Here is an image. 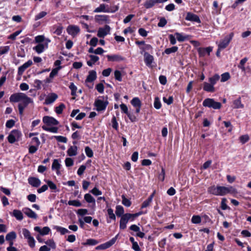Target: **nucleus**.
<instances>
[{
    "mask_svg": "<svg viewBox=\"0 0 251 251\" xmlns=\"http://www.w3.org/2000/svg\"><path fill=\"white\" fill-rule=\"evenodd\" d=\"M208 192L216 196H224L228 193H234L236 190L232 186H212L208 188Z\"/></svg>",
    "mask_w": 251,
    "mask_h": 251,
    "instance_id": "obj_1",
    "label": "nucleus"
},
{
    "mask_svg": "<svg viewBox=\"0 0 251 251\" xmlns=\"http://www.w3.org/2000/svg\"><path fill=\"white\" fill-rule=\"evenodd\" d=\"M10 102H17L20 101V103L26 106L32 102L31 99L23 93H15L11 95L9 98Z\"/></svg>",
    "mask_w": 251,
    "mask_h": 251,
    "instance_id": "obj_2",
    "label": "nucleus"
},
{
    "mask_svg": "<svg viewBox=\"0 0 251 251\" xmlns=\"http://www.w3.org/2000/svg\"><path fill=\"white\" fill-rule=\"evenodd\" d=\"M118 10L117 6H114L109 8L107 5L102 3L99 7L96 8L94 10L95 13H114Z\"/></svg>",
    "mask_w": 251,
    "mask_h": 251,
    "instance_id": "obj_3",
    "label": "nucleus"
},
{
    "mask_svg": "<svg viewBox=\"0 0 251 251\" xmlns=\"http://www.w3.org/2000/svg\"><path fill=\"white\" fill-rule=\"evenodd\" d=\"M22 234L24 238L27 240L29 246L33 248L35 246V240L33 237L31 236L30 232L26 228H23L22 230Z\"/></svg>",
    "mask_w": 251,
    "mask_h": 251,
    "instance_id": "obj_4",
    "label": "nucleus"
},
{
    "mask_svg": "<svg viewBox=\"0 0 251 251\" xmlns=\"http://www.w3.org/2000/svg\"><path fill=\"white\" fill-rule=\"evenodd\" d=\"M202 105L204 107L212 108L214 109H219L222 106L220 102L215 101L214 99L210 98L205 99L202 102Z\"/></svg>",
    "mask_w": 251,
    "mask_h": 251,
    "instance_id": "obj_5",
    "label": "nucleus"
},
{
    "mask_svg": "<svg viewBox=\"0 0 251 251\" xmlns=\"http://www.w3.org/2000/svg\"><path fill=\"white\" fill-rule=\"evenodd\" d=\"M233 36V32H231L228 35L226 36L223 39L221 40L218 43L217 42L219 49L223 50L226 48L232 39Z\"/></svg>",
    "mask_w": 251,
    "mask_h": 251,
    "instance_id": "obj_6",
    "label": "nucleus"
},
{
    "mask_svg": "<svg viewBox=\"0 0 251 251\" xmlns=\"http://www.w3.org/2000/svg\"><path fill=\"white\" fill-rule=\"evenodd\" d=\"M121 217L120 221V228L121 229H124L126 228V224L128 223V221H131L132 216L130 213H126L124 214Z\"/></svg>",
    "mask_w": 251,
    "mask_h": 251,
    "instance_id": "obj_7",
    "label": "nucleus"
},
{
    "mask_svg": "<svg viewBox=\"0 0 251 251\" xmlns=\"http://www.w3.org/2000/svg\"><path fill=\"white\" fill-rule=\"evenodd\" d=\"M21 135V133L18 130H13L7 137L8 141L10 143L13 144L19 140Z\"/></svg>",
    "mask_w": 251,
    "mask_h": 251,
    "instance_id": "obj_8",
    "label": "nucleus"
},
{
    "mask_svg": "<svg viewBox=\"0 0 251 251\" xmlns=\"http://www.w3.org/2000/svg\"><path fill=\"white\" fill-rule=\"evenodd\" d=\"M50 42V40L47 38L46 39L45 43L38 44L37 46L33 48V50H35L37 53H41L44 51L45 49L48 48V44Z\"/></svg>",
    "mask_w": 251,
    "mask_h": 251,
    "instance_id": "obj_9",
    "label": "nucleus"
},
{
    "mask_svg": "<svg viewBox=\"0 0 251 251\" xmlns=\"http://www.w3.org/2000/svg\"><path fill=\"white\" fill-rule=\"evenodd\" d=\"M117 237L118 235H117L115 237L113 238L109 241L97 246L96 248V249L103 250L109 248L116 242L117 239Z\"/></svg>",
    "mask_w": 251,
    "mask_h": 251,
    "instance_id": "obj_10",
    "label": "nucleus"
},
{
    "mask_svg": "<svg viewBox=\"0 0 251 251\" xmlns=\"http://www.w3.org/2000/svg\"><path fill=\"white\" fill-rule=\"evenodd\" d=\"M108 104L107 101H104V100L100 99L96 100L95 101V106L96 107V109L97 111H102L104 110Z\"/></svg>",
    "mask_w": 251,
    "mask_h": 251,
    "instance_id": "obj_11",
    "label": "nucleus"
},
{
    "mask_svg": "<svg viewBox=\"0 0 251 251\" xmlns=\"http://www.w3.org/2000/svg\"><path fill=\"white\" fill-rule=\"evenodd\" d=\"M110 27L108 25H105L104 27L99 28L98 31L97 36L100 38H103L109 33Z\"/></svg>",
    "mask_w": 251,
    "mask_h": 251,
    "instance_id": "obj_12",
    "label": "nucleus"
},
{
    "mask_svg": "<svg viewBox=\"0 0 251 251\" xmlns=\"http://www.w3.org/2000/svg\"><path fill=\"white\" fill-rule=\"evenodd\" d=\"M95 21L99 24L109 23V16L106 15H97L95 16Z\"/></svg>",
    "mask_w": 251,
    "mask_h": 251,
    "instance_id": "obj_13",
    "label": "nucleus"
},
{
    "mask_svg": "<svg viewBox=\"0 0 251 251\" xmlns=\"http://www.w3.org/2000/svg\"><path fill=\"white\" fill-rule=\"evenodd\" d=\"M68 33L73 37L75 36L80 31V29L78 26L71 25L67 28Z\"/></svg>",
    "mask_w": 251,
    "mask_h": 251,
    "instance_id": "obj_14",
    "label": "nucleus"
},
{
    "mask_svg": "<svg viewBox=\"0 0 251 251\" xmlns=\"http://www.w3.org/2000/svg\"><path fill=\"white\" fill-rule=\"evenodd\" d=\"M43 122L48 126H56L59 123L55 118L48 116L43 117Z\"/></svg>",
    "mask_w": 251,
    "mask_h": 251,
    "instance_id": "obj_15",
    "label": "nucleus"
},
{
    "mask_svg": "<svg viewBox=\"0 0 251 251\" xmlns=\"http://www.w3.org/2000/svg\"><path fill=\"white\" fill-rule=\"evenodd\" d=\"M32 64V61L31 60H29L26 62L23 65L20 66L18 68V74L19 75H23L25 70L31 66Z\"/></svg>",
    "mask_w": 251,
    "mask_h": 251,
    "instance_id": "obj_16",
    "label": "nucleus"
},
{
    "mask_svg": "<svg viewBox=\"0 0 251 251\" xmlns=\"http://www.w3.org/2000/svg\"><path fill=\"white\" fill-rule=\"evenodd\" d=\"M58 98V96L54 93L49 94L46 97L44 103L47 105L52 103Z\"/></svg>",
    "mask_w": 251,
    "mask_h": 251,
    "instance_id": "obj_17",
    "label": "nucleus"
},
{
    "mask_svg": "<svg viewBox=\"0 0 251 251\" xmlns=\"http://www.w3.org/2000/svg\"><path fill=\"white\" fill-rule=\"evenodd\" d=\"M213 48L211 47L207 48H199L198 49V51L200 57H203L205 55L206 53L209 55L210 52L212 51Z\"/></svg>",
    "mask_w": 251,
    "mask_h": 251,
    "instance_id": "obj_18",
    "label": "nucleus"
},
{
    "mask_svg": "<svg viewBox=\"0 0 251 251\" xmlns=\"http://www.w3.org/2000/svg\"><path fill=\"white\" fill-rule=\"evenodd\" d=\"M185 19L187 21L195 22L198 23H201V20L198 15L190 12L187 13Z\"/></svg>",
    "mask_w": 251,
    "mask_h": 251,
    "instance_id": "obj_19",
    "label": "nucleus"
},
{
    "mask_svg": "<svg viewBox=\"0 0 251 251\" xmlns=\"http://www.w3.org/2000/svg\"><path fill=\"white\" fill-rule=\"evenodd\" d=\"M23 211L28 217L34 219L37 218V215L35 212L28 207H25L23 209Z\"/></svg>",
    "mask_w": 251,
    "mask_h": 251,
    "instance_id": "obj_20",
    "label": "nucleus"
},
{
    "mask_svg": "<svg viewBox=\"0 0 251 251\" xmlns=\"http://www.w3.org/2000/svg\"><path fill=\"white\" fill-rule=\"evenodd\" d=\"M106 57L109 61L120 62L125 60L124 57L119 54L107 55Z\"/></svg>",
    "mask_w": 251,
    "mask_h": 251,
    "instance_id": "obj_21",
    "label": "nucleus"
},
{
    "mask_svg": "<svg viewBox=\"0 0 251 251\" xmlns=\"http://www.w3.org/2000/svg\"><path fill=\"white\" fill-rule=\"evenodd\" d=\"M28 183L33 187H38L41 184L40 180L35 177H29L28 178Z\"/></svg>",
    "mask_w": 251,
    "mask_h": 251,
    "instance_id": "obj_22",
    "label": "nucleus"
},
{
    "mask_svg": "<svg viewBox=\"0 0 251 251\" xmlns=\"http://www.w3.org/2000/svg\"><path fill=\"white\" fill-rule=\"evenodd\" d=\"M34 230L35 231L38 232L41 235H47L50 231V228L48 226H45L41 229L39 226H35Z\"/></svg>",
    "mask_w": 251,
    "mask_h": 251,
    "instance_id": "obj_23",
    "label": "nucleus"
},
{
    "mask_svg": "<svg viewBox=\"0 0 251 251\" xmlns=\"http://www.w3.org/2000/svg\"><path fill=\"white\" fill-rule=\"evenodd\" d=\"M144 60L146 65L147 66L151 67L153 61V57L148 53L145 52L144 53Z\"/></svg>",
    "mask_w": 251,
    "mask_h": 251,
    "instance_id": "obj_24",
    "label": "nucleus"
},
{
    "mask_svg": "<svg viewBox=\"0 0 251 251\" xmlns=\"http://www.w3.org/2000/svg\"><path fill=\"white\" fill-rule=\"evenodd\" d=\"M97 78V73L94 70L89 72V74L85 80V83L92 82Z\"/></svg>",
    "mask_w": 251,
    "mask_h": 251,
    "instance_id": "obj_25",
    "label": "nucleus"
},
{
    "mask_svg": "<svg viewBox=\"0 0 251 251\" xmlns=\"http://www.w3.org/2000/svg\"><path fill=\"white\" fill-rule=\"evenodd\" d=\"M63 29V27L61 25H54L51 28V31L57 35H60Z\"/></svg>",
    "mask_w": 251,
    "mask_h": 251,
    "instance_id": "obj_26",
    "label": "nucleus"
},
{
    "mask_svg": "<svg viewBox=\"0 0 251 251\" xmlns=\"http://www.w3.org/2000/svg\"><path fill=\"white\" fill-rule=\"evenodd\" d=\"M60 167L61 165L59 163L58 160L54 159L52 164L51 168L52 170L56 171V174L57 175H60V172L59 171Z\"/></svg>",
    "mask_w": 251,
    "mask_h": 251,
    "instance_id": "obj_27",
    "label": "nucleus"
},
{
    "mask_svg": "<svg viewBox=\"0 0 251 251\" xmlns=\"http://www.w3.org/2000/svg\"><path fill=\"white\" fill-rule=\"evenodd\" d=\"M203 89L204 91L208 92H214L215 90L213 85L206 82L203 83Z\"/></svg>",
    "mask_w": 251,
    "mask_h": 251,
    "instance_id": "obj_28",
    "label": "nucleus"
},
{
    "mask_svg": "<svg viewBox=\"0 0 251 251\" xmlns=\"http://www.w3.org/2000/svg\"><path fill=\"white\" fill-rule=\"evenodd\" d=\"M12 216L19 221L22 220L24 218L22 212L20 210L17 209H14L13 211Z\"/></svg>",
    "mask_w": 251,
    "mask_h": 251,
    "instance_id": "obj_29",
    "label": "nucleus"
},
{
    "mask_svg": "<svg viewBox=\"0 0 251 251\" xmlns=\"http://www.w3.org/2000/svg\"><path fill=\"white\" fill-rule=\"evenodd\" d=\"M77 148L75 146H71L67 151V154L70 156H75L77 154Z\"/></svg>",
    "mask_w": 251,
    "mask_h": 251,
    "instance_id": "obj_30",
    "label": "nucleus"
},
{
    "mask_svg": "<svg viewBox=\"0 0 251 251\" xmlns=\"http://www.w3.org/2000/svg\"><path fill=\"white\" fill-rule=\"evenodd\" d=\"M233 108L235 109L243 108L244 105L241 103V98L234 100L233 102Z\"/></svg>",
    "mask_w": 251,
    "mask_h": 251,
    "instance_id": "obj_31",
    "label": "nucleus"
},
{
    "mask_svg": "<svg viewBox=\"0 0 251 251\" xmlns=\"http://www.w3.org/2000/svg\"><path fill=\"white\" fill-rule=\"evenodd\" d=\"M17 237L16 233L15 231H11L7 233L5 236L6 241L15 240Z\"/></svg>",
    "mask_w": 251,
    "mask_h": 251,
    "instance_id": "obj_32",
    "label": "nucleus"
},
{
    "mask_svg": "<svg viewBox=\"0 0 251 251\" xmlns=\"http://www.w3.org/2000/svg\"><path fill=\"white\" fill-rule=\"evenodd\" d=\"M99 242L94 239H88L86 240V242L82 243V245L84 246H95L97 245Z\"/></svg>",
    "mask_w": 251,
    "mask_h": 251,
    "instance_id": "obj_33",
    "label": "nucleus"
},
{
    "mask_svg": "<svg viewBox=\"0 0 251 251\" xmlns=\"http://www.w3.org/2000/svg\"><path fill=\"white\" fill-rule=\"evenodd\" d=\"M219 79L220 75L218 74H215L212 76L209 77L208 80L210 83L214 86Z\"/></svg>",
    "mask_w": 251,
    "mask_h": 251,
    "instance_id": "obj_34",
    "label": "nucleus"
},
{
    "mask_svg": "<svg viewBox=\"0 0 251 251\" xmlns=\"http://www.w3.org/2000/svg\"><path fill=\"white\" fill-rule=\"evenodd\" d=\"M115 213L118 217H120L123 216L124 213V209L123 207L120 205H117L116 206Z\"/></svg>",
    "mask_w": 251,
    "mask_h": 251,
    "instance_id": "obj_35",
    "label": "nucleus"
},
{
    "mask_svg": "<svg viewBox=\"0 0 251 251\" xmlns=\"http://www.w3.org/2000/svg\"><path fill=\"white\" fill-rule=\"evenodd\" d=\"M131 104L135 107H141L142 103L140 99L137 97L134 98L131 100Z\"/></svg>",
    "mask_w": 251,
    "mask_h": 251,
    "instance_id": "obj_36",
    "label": "nucleus"
},
{
    "mask_svg": "<svg viewBox=\"0 0 251 251\" xmlns=\"http://www.w3.org/2000/svg\"><path fill=\"white\" fill-rule=\"evenodd\" d=\"M69 88L71 90V95L74 96L73 98V100L75 99L76 96V93L77 90V87L74 84L73 82H71L69 86Z\"/></svg>",
    "mask_w": 251,
    "mask_h": 251,
    "instance_id": "obj_37",
    "label": "nucleus"
},
{
    "mask_svg": "<svg viewBox=\"0 0 251 251\" xmlns=\"http://www.w3.org/2000/svg\"><path fill=\"white\" fill-rule=\"evenodd\" d=\"M156 3L155 0H147L144 5L147 9H149L152 7Z\"/></svg>",
    "mask_w": 251,
    "mask_h": 251,
    "instance_id": "obj_38",
    "label": "nucleus"
},
{
    "mask_svg": "<svg viewBox=\"0 0 251 251\" xmlns=\"http://www.w3.org/2000/svg\"><path fill=\"white\" fill-rule=\"evenodd\" d=\"M176 38L179 42H183L188 39V36H184L182 33L176 32L175 33Z\"/></svg>",
    "mask_w": 251,
    "mask_h": 251,
    "instance_id": "obj_39",
    "label": "nucleus"
},
{
    "mask_svg": "<svg viewBox=\"0 0 251 251\" xmlns=\"http://www.w3.org/2000/svg\"><path fill=\"white\" fill-rule=\"evenodd\" d=\"M84 199L88 203H92L93 204H95V199L89 194H86L84 195Z\"/></svg>",
    "mask_w": 251,
    "mask_h": 251,
    "instance_id": "obj_40",
    "label": "nucleus"
},
{
    "mask_svg": "<svg viewBox=\"0 0 251 251\" xmlns=\"http://www.w3.org/2000/svg\"><path fill=\"white\" fill-rule=\"evenodd\" d=\"M54 228L58 231L62 235H64L66 233L70 232V231L64 227H62L59 226H55Z\"/></svg>",
    "mask_w": 251,
    "mask_h": 251,
    "instance_id": "obj_41",
    "label": "nucleus"
},
{
    "mask_svg": "<svg viewBox=\"0 0 251 251\" xmlns=\"http://www.w3.org/2000/svg\"><path fill=\"white\" fill-rule=\"evenodd\" d=\"M43 129L45 131H49L52 133H57L58 132V128L57 127H47L46 126H42Z\"/></svg>",
    "mask_w": 251,
    "mask_h": 251,
    "instance_id": "obj_42",
    "label": "nucleus"
},
{
    "mask_svg": "<svg viewBox=\"0 0 251 251\" xmlns=\"http://www.w3.org/2000/svg\"><path fill=\"white\" fill-rule=\"evenodd\" d=\"M44 181L47 183V184L48 185V187H49L50 188L53 190L54 192H55L57 189L56 185L51 181L47 179H44Z\"/></svg>",
    "mask_w": 251,
    "mask_h": 251,
    "instance_id": "obj_43",
    "label": "nucleus"
},
{
    "mask_svg": "<svg viewBox=\"0 0 251 251\" xmlns=\"http://www.w3.org/2000/svg\"><path fill=\"white\" fill-rule=\"evenodd\" d=\"M69 205L74 206L75 207H80L81 206V203L78 200H70L68 202Z\"/></svg>",
    "mask_w": 251,
    "mask_h": 251,
    "instance_id": "obj_44",
    "label": "nucleus"
},
{
    "mask_svg": "<svg viewBox=\"0 0 251 251\" xmlns=\"http://www.w3.org/2000/svg\"><path fill=\"white\" fill-rule=\"evenodd\" d=\"M178 50V47L176 46H174L170 48L166 49L164 52L167 54H169L171 53L176 52Z\"/></svg>",
    "mask_w": 251,
    "mask_h": 251,
    "instance_id": "obj_45",
    "label": "nucleus"
},
{
    "mask_svg": "<svg viewBox=\"0 0 251 251\" xmlns=\"http://www.w3.org/2000/svg\"><path fill=\"white\" fill-rule=\"evenodd\" d=\"M201 221V217L199 215H194L192 217L191 222L193 224H200Z\"/></svg>",
    "mask_w": 251,
    "mask_h": 251,
    "instance_id": "obj_46",
    "label": "nucleus"
},
{
    "mask_svg": "<svg viewBox=\"0 0 251 251\" xmlns=\"http://www.w3.org/2000/svg\"><path fill=\"white\" fill-rule=\"evenodd\" d=\"M248 61V58L247 57H245L241 59L240 61V63L238 66V68L241 69L243 71H245V68L244 67L245 64Z\"/></svg>",
    "mask_w": 251,
    "mask_h": 251,
    "instance_id": "obj_47",
    "label": "nucleus"
},
{
    "mask_svg": "<svg viewBox=\"0 0 251 251\" xmlns=\"http://www.w3.org/2000/svg\"><path fill=\"white\" fill-rule=\"evenodd\" d=\"M45 36L44 35H38L35 37V41L36 43H45L46 41Z\"/></svg>",
    "mask_w": 251,
    "mask_h": 251,
    "instance_id": "obj_48",
    "label": "nucleus"
},
{
    "mask_svg": "<svg viewBox=\"0 0 251 251\" xmlns=\"http://www.w3.org/2000/svg\"><path fill=\"white\" fill-rule=\"evenodd\" d=\"M153 105L156 109H159L161 107V103L158 97L155 98Z\"/></svg>",
    "mask_w": 251,
    "mask_h": 251,
    "instance_id": "obj_49",
    "label": "nucleus"
},
{
    "mask_svg": "<svg viewBox=\"0 0 251 251\" xmlns=\"http://www.w3.org/2000/svg\"><path fill=\"white\" fill-rule=\"evenodd\" d=\"M122 204L126 207H129L131 205V201L126 199L124 195L122 196Z\"/></svg>",
    "mask_w": 251,
    "mask_h": 251,
    "instance_id": "obj_50",
    "label": "nucleus"
},
{
    "mask_svg": "<svg viewBox=\"0 0 251 251\" xmlns=\"http://www.w3.org/2000/svg\"><path fill=\"white\" fill-rule=\"evenodd\" d=\"M65 108V105L63 103H61L58 106L55 108V112L57 114H60L62 113V111Z\"/></svg>",
    "mask_w": 251,
    "mask_h": 251,
    "instance_id": "obj_51",
    "label": "nucleus"
},
{
    "mask_svg": "<svg viewBox=\"0 0 251 251\" xmlns=\"http://www.w3.org/2000/svg\"><path fill=\"white\" fill-rule=\"evenodd\" d=\"M53 138L59 142L66 143L67 142V139L66 137L62 136H54Z\"/></svg>",
    "mask_w": 251,
    "mask_h": 251,
    "instance_id": "obj_52",
    "label": "nucleus"
},
{
    "mask_svg": "<svg viewBox=\"0 0 251 251\" xmlns=\"http://www.w3.org/2000/svg\"><path fill=\"white\" fill-rule=\"evenodd\" d=\"M250 139L249 136L248 135H243L240 137L239 140L241 143L242 144H244L247 142Z\"/></svg>",
    "mask_w": 251,
    "mask_h": 251,
    "instance_id": "obj_53",
    "label": "nucleus"
},
{
    "mask_svg": "<svg viewBox=\"0 0 251 251\" xmlns=\"http://www.w3.org/2000/svg\"><path fill=\"white\" fill-rule=\"evenodd\" d=\"M230 78V75L228 73H225L221 75V82H225Z\"/></svg>",
    "mask_w": 251,
    "mask_h": 251,
    "instance_id": "obj_54",
    "label": "nucleus"
},
{
    "mask_svg": "<svg viewBox=\"0 0 251 251\" xmlns=\"http://www.w3.org/2000/svg\"><path fill=\"white\" fill-rule=\"evenodd\" d=\"M47 14V13L46 12L42 11L35 16V20L37 21L40 19H42L44 18L45 16H46Z\"/></svg>",
    "mask_w": 251,
    "mask_h": 251,
    "instance_id": "obj_55",
    "label": "nucleus"
},
{
    "mask_svg": "<svg viewBox=\"0 0 251 251\" xmlns=\"http://www.w3.org/2000/svg\"><path fill=\"white\" fill-rule=\"evenodd\" d=\"M61 68L60 66H59L57 68L53 69L50 74V78H53L58 73V70Z\"/></svg>",
    "mask_w": 251,
    "mask_h": 251,
    "instance_id": "obj_56",
    "label": "nucleus"
},
{
    "mask_svg": "<svg viewBox=\"0 0 251 251\" xmlns=\"http://www.w3.org/2000/svg\"><path fill=\"white\" fill-rule=\"evenodd\" d=\"M167 20L164 17H162L160 19L159 22L157 24L158 26L159 27H164L167 24Z\"/></svg>",
    "mask_w": 251,
    "mask_h": 251,
    "instance_id": "obj_57",
    "label": "nucleus"
},
{
    "mask_svg": "<svg viewBox=\"0 0 251 251\" xmlns=\"http://www.w3.org/2000/svg\"><path fill=\"white\" fill-rule=\"evenodd\" d=\"M114 76L116 80L119 81H121L122 80V75L120 71L116 70L114 72Z\"/></svg>",
    "mask_w": 251,
    "mask_h": 251,
    "instance_id": "obj_58",
    "label": "nucleus"
},
{
    "mask_svg": "<svg viewBox=\"0 0 251 251\" xmlns=\"http://www.w3.org/2000/svg\"><path fill=\"white\" fill-rule=\"evenodd\" d=\"M21 32L22 30H21L16 31L10 35L8 38L12 40H14L16 39V37L18 36L21 33Z\"/></svg>",
    "mask_w": 251,
    "mask_h": 251,
    "instance_id": "obj_59",
    "label": "nucleus"
},
{
    "mask_svg": "<svg viewBox=\"0 0 251 251\" xmlns=\"http://www.w3.org/2000/svg\"><path fill=\"white\" fill-rule=\"evenodd\" d=\"M9 46H4V47H1L0 48V55L4 54L8 52V51L9 50Z\"/></svg>",
    "mask_w": 251,
    "mask_h": 251,
    "instance_id": "obj_60",
    "label": "nucleus"
},
{
    "mask_svg": "<svg viewBox=\"0 0 251 251\" xmlns=\"http://www.w3.org/2000/svg\"><path fill=\"white\" fill-rule=\"evenodd\" d=\"M85 151L87 156L89 157H92L93 156V152L91 149L89 147H86Z\"/></svg>",
    "mask_w": 251,
    "mask_h": 251,
    "instance_id": "obj_61",
    "label": "nucleus"
},
{
    "mask_svg": "<svg viewBox=\"0 0 251 251\" xmlns=\"http://www.w3.org/2000/svg\"><path fill=\"white\" fill-rule=\"evenodd\" d=\"M140 49L143 51H145L146 50L150 51L152 50V47L151 45L145 44L144 46L140 47Z\"/></svg>",
    "mask_w": 251,
    "mask_h": 251,
    "instance_id": "obj_62",
    "label": "nucleus"
},
{
    "mask_svg": "<svg viewBox=\"0 0 251 251\" xmlns=\"http://www.w3.org/2000/svg\"><path fill=\"white\" fill-rule=\"evenodd\" d=\"M107 213L109 215V217L110 219L112 220H116V216L114 213H113V210L112 209L108 208L107 209Z\"/></svg>",
    "mask_w": 251,
    "mask_h": 251,
    "instance_id": "obj_63",
    "label": "nucleus"
},
{
    "mask_svg": "<svg viewBox=\"0 0 251 251\" xmlns=\"http://www.w3.org/2000/svg\"><path fill=\"white\" fill-rule=\"evenodd\" d=\"M65 165L67 167L72 166L74 164V161L71 158H66L65 160Z\"/></svg>",
    "mask_w": 251,
    "mask_h": 251,
    "instance_id": "obj_64",
    "label": "nucleus"
}]
</instances>
